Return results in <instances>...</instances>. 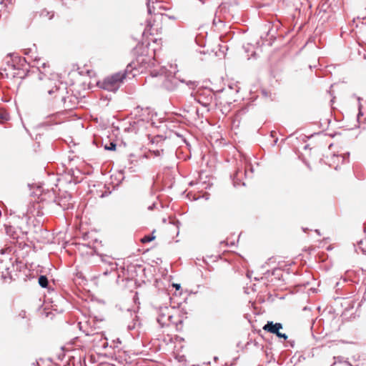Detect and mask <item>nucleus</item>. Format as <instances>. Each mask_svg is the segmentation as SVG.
Returning a JSON list of instances; mask_svg holds the SVG:
<instances>
[{
	"label": "nucleus",
	"mask_w": 366,
	"mask_h": 366,
	"mask_svg": "<svg viewBox=\"0 0 366 366\" xmlns=\"http://www.w3.org/2000/svg\"><path fill=\"white\" fill-rule=\"evenodd\" d=\"M105 149L107 150L114 151L116 149V144L114 142H110L109 146H105Z\"/></svg>",
	"instance_id": "nucleus-13"
},
{
	"label": "nucleus",
	"mask_w": 366,
	"mask_h": 366,
	"mask_svg": "<svg viewBox=\"0 0 366 366\" xmlns=\"http://www.w3.org/2000/svg\"><path fill=\"white\" fill-rule=\"evenodd\" d=\"M9 118V114L6 112L0 110V120L1 122L7 121Z\"/></svg>",
	"instance_id": "nucleus-12"
},
{
	"label": "nucleus",
	"mask_w": 366,
	"mask_h": 366,
	"mask_svg": "<svg viewBox=\"0 0 366 366\" xmlns=\"http://www.w3.org/2000/svg\"><path fill=\"white\" fill-rule=\"evenodd\" d=\"M174 286L176 287L177 290H179L180 287L179 285H174Z\"/></svg>",
	"instance_id": "nucleus-17"
},
{
	"label": "nucleus",
	"mask_w": 366,
	"mask_h": 366,
	"mask_svg": "<svg viewBox=\"0 0 366 366\" xmlns=\"http://www.w3.org/2000/svg\"><path fill=\"white\" fill-rule=\"evenodd\" d=\"M215 100H216V105L220 108L225 106V104L228 103L227 101V97L225 95L219 96V97H216Z\"/></svg>",
	"instance_id": "nucleus-9"
},
{
	"label": "nucleus",
	"mask_w": 366,
	"mask_h": 366,
	"mask_svg": "<svg viewBox=\"0 0 366 366\" xmlns=\"http://www.w3.org/2000/svg\"><path fill=\"white\" fill-rule=\"evenodd\" d=\"M156 238V237L152 234V235H147V236H144L142 239H141V242L142 243H147V242H149L152 240H154V239Z\"/></svg>",
	"instance_id": "nucleus-11"
},
{
	"label": "nucleus",
	"mask_w": 366,
	"mask_h": 366,
	"mask_svg": "<svg viewBox=\"0 0 366 366\" xmlns=\"http://www.w3.org/2000/svg\"><path fill=\"white\" fill-rule=\"evenodd\" d=\"M150 40H151V41H154V42H155V41H156V40H157V39H152V38Z\"/></svg>",
	"instance_id": "nucleus-18"
},
{
	"label": "nucleus",
	"mask_w": 366,
	"mask_h": 366,
	"mask_svg": "<svg viewBox=\"0 0 366 366\" xmlns=\"http://www.w3.org/2000/svg\"><path fill=\"white\" fill-rule=\"evenodd\" d=\"M9 68L11 69H13V70H16L17 69L15 67L14 65H11V66H9Z\"/></svg>",
	"instance_id": "nucleus-16"
},
{
	"label": "nucleus",
	"mask_w": 366,
	"mask_h": 366,
	"mask_svg": "<svg viewBox=\"0 0 366 366\" xmlns=\"http://www.w3.org/2000/svg\"><path fill=\"white\" fill-rule=\"evenodd\" d=\"M13 321L17 325H22L28 327L29 319L26 311L22 309L17 310L14 315Z\"/></svg>",
	"instance_id": "nucleus-8"
},
{
	"label": "nucleus",
	"mask_w": 366,
	"mask_h": 366,
	"mask_svg": "<svg viewBox=\"0 0 366 366\" xmlns=\"http://www.w3.org/2000/svg\"><path fill=\"white\" fill-rule=\"evenodd\" d=\"M148 83L162 92L173 91L176 86L174 78H168L164 75L152 76Z\"/></svg>",
	"instance_id": "nucleus-3"
},
{
	"label": "nucleus",
	"mask_w": 366,
	"mask_h": 366,
	"mask_svg": "<svg viewBox=\"0 0 366 366\" xmlns=\"http://www.w3.org/2000/svg\"><path fill=\"white\" fill-rule=\"evenodd\" d=\"M281 329H282V325L281 323H273V322H267V323L263 327V330L264 331L276 335L280 338L287 340L288 337L287 335L285 333L280 332V330Z\"/></svg>",
	"instance_id": "nucleus-7"
},
{
	"label": "nucleus",
	"mask_w": 366,
	"mask_h": 366,
	"mask_svg": "<svg viewBox=\"0 0 366 366\" xmlns=\"http://www.w3.org/2000/svg\"><path fill=\"white\" fill-rule=\"evenodd\" d=\"M148 11L151 14L152 11H154V2L152 4L150 3V0L147 3Z\"/></svg>",
	"instance_id": "nucleus-14"
},
{
	"label": "nucleus",
	"mask_w": 366,
	"mask_h": 366,
	"mask_svg": "<svg viewBox=\"0 0 366 366\" xmlns=\"http://www.w3.org/2000/svg\"><path fill=\"white\" fill-rule=\"evenodd\" d=\"M172 310L169 309L167 307L160 308L157 317V322L161 325V327H167L169 326L171 322H172V315L171 312Z\"/></svg>",
	"instance_id": "nucleus-6"
},
{
	"label": "nucleus",
	"mask_w": 366,
	"mask_h": 366,
	"mask_svg": "<svg viewBox=\"0 0 366 366\" xmlns=\"http://www.w3.org/2000/svg\"><path fill=\"white\" fill-rule=\"evenodd\" d=\"M165 18L166 16L163 14H155L154 19L149 21L144 34L147 32L151 36L161 34L163 29V21Z\"/></svg>",
	"instance_id": "nucleus-5"
},
{
	"label": "nucleus",
	"mask_w": 366,
	"mask_h": 366,
	"mask_svg": "<svg viewBox=\"0 0 366 366\" xmlns=\"http://www.w3.org/2000/svg\"><path fill=\"white\" fill-rule=\"evenodd\" d=\"M134 51L137 55L136 61L139 66H154L156 49L151 48L149 41L137 44Z\"/></svg>",
	"instance_id": "nucleus-1"
},
{
	"label": "nucleus",
	"mask_w": 366,
	"mask_h": 366,
	"mask_svg": "<svg viewBox=\"0 0 366 366\" xmlns=\"http://www.w3.org/2000/svg\"><path fill=\"white\" fill-rule=\"evenodd\" d=\"M16 74H18L16 72H12L11 74H9V73H6V75L9 77V76H12V77H14Z\"/></svg>",
	"instance_id": "nucleus-15"
},
{
	"label": "nucleus",
	"mask_w": 366,
	"mask_h": 366,
	"mask_svg": "<svg viewBox=\"0 0 366 366\" xmlns=\"http://www.w3.org/2000/svg\"><path fill=\"white\" fill-rule=\"evenodd\" d=\"M126 72H118L105 78L98 84L100 86L108 91L117 90L126 78Z\"/></svg>",
	"instance_id": "nucleus-4"
},
{
	"label": "nucleus",
	"mask_w": 366,
	"mask_h": 366,
	"mask_svg": "<svg viewBox=\"0 0 366 366\" xmlns=\"http://www.w3.org/2000/svg\"><path fill=\"white\" fill-rule=\"evenodd\" d=\"M39 284L42 287H46L48 285V280L46 276L41 275L39 277Z\"/></svg>",
	"instance_id": "nucleus-10"
},
{
	"label": "nucleus",
	"mask_w": 366,
	"mask_h": 366,
	"mask_svg": "<svg viewBox=\"0 0 366 366\" xmlns=\"http://www.w3.org/2000/svg\"><path fill=\"white\" fill-rule=\"evenodd\" d=\"M32 87L41 94L47 93L49 95H53L59 92V88L55 81L49 79L46 74H40L37 78L34 79Z\"/></svg>",
	"instance_id": "nucleus-2"
}]
</instances>
